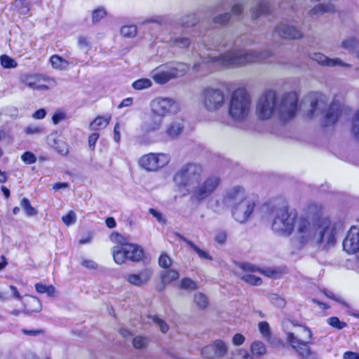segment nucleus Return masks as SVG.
I'll return each mask as SVG.
<instances>
[{
    "mask_svg": "<svg viewBox=\"0 0 359 359\" xmlns=\"http://www.w3.org/2000/svg\"><path fill=\"white\" fill-rule=\"evenodd\" d=\"M189 69V65L185 63L163 65L152 70L151 77L156 83L163 85L172 79L183 76Z\"/></svg>",
    "mask_w": 359,
    "mask_h": 359,
    "instance_id": "nucleus-7",
    "label": "nucleus"
},
{
    "mask_svg": "<svg viewBox=\"0 0 359 359\" xmlns=\"http://www.w3.org/2000/svg\"><path fill=\"white\" fill-rule=\"evenodd\" d=\"M251 108V97L245 88L236 89L229 104V115L234 122L244 121Z\"/></svg>",
    "mask_w": 359,
    "mask_h": 359,
    "instance_id": "nucleus-5",
    "label": "nucleus"
},
{
    "mask_svg": "<svg viewBox=\"0 0 359 359\" xmlns=\"http://www.w3.org/2000/svg\"><path fill=\"white\" fill-rule=\"evenodd\" d=\"M179 110L177 103L167 97H157L151 102V111L162 118L166 114H175Z\"/></svg>",
    "mask_w": 359,
    "mask_h": 359,
    "instance_id": "nucleus-13",
    "label": "nucleus"
},
{
    "mask_svg": "<svg viewBox=\"0 0 359 359\" xmlns=\"http://www.w3.org/2000/svg\"><path fill=\"white\" fill-rule=\"evenodd\" d=\"M201 103L208 112H215L222 108L225 102V95L217 88L206 87L201 93Z\"/></svg>",
    "mask_w": 359,
    "mask_h": 359,
    "instance_id": "nucleus-10",
    "label": "nucleus"
},
{
    "mask_svg": "<svg viewBox=\"0 0 359 359\" xmlns=\"http://www.w3.org/2000/svg\"><path fill=\"white\" fill-rule=\"evenodd\" d=\"M358 46V41L354 37L345 39L341 43V47L349 52L355 51Z\"/></svg>",
    "mask_w": 359,
    "mask_h": 359,
    "instance_id": "nucleus-39",
    "label": "nucleus"
},
{
    "mask_svg": "<svg viewBox=\"0 0 359 359\" xmlns=\"http://www.w3.org/2000/svg\"><path fill=\"white\" fill-rule=\"evenodd\" d=\"M21 159L26 164H33L36 161V156L31 151H25L22 156Z\"/></svg>",
    "mask_w": 359,
    "mask_h": 359,
    "instance_id": "nucleus-54",
    "label": "nucleus"
},
{
    "mask_svg": "<svg viewBox=\"0 0 359 359\" xmlns=\"http://www.w3.org/2000/svg\"><path fill=\"white\" fill-rule=\"evenodd\" d=\"M302 329L307 334V340L303 341L298 339L293 332H287V341L297 352L299 359H320L318 354L309 346L313 344L311 329L306 326H302Z\"/></svg>",
    "mask_w": 359,
    "mask_h": 359,
    "instance_id": "nucleus-6",
    "label": "nucleus"
},
{
    "mask_svg": "<svg viewBox=\"0 0 359 359\" xmlns=\"http://www.w3.org/2000/svg\"><path fill=\"white\" fill-rule=\"evenodd\" d=\"M184 125L182 120H176L166 129V134L171 139L176 138L183 130Z\"/></svg>",
    "mask_w": 359,
    "mask_h": 359,
    "instance_id": "nucleus-26",
    "label": "nucleus"
},
{
    "mask_svg": "<svg viewBox=\"0 0 359 359\" xmlns=\"http://www.w3.org/2000/svg\"><path fill=\"white\" fill-rule=\"evenodd\" d=\"M341 114V107L339 104L332 102L327 110L322 121L325 127L334 125L339 119Z\"/></svg>",
    "mask_w": 359,
    "mask_h": 359,
    "instance_id": "nucleus-20",
    "label": "nucleus"
},
{
    "mask_svg": "<svg viewBox=\"0 0 359 359\" xmlns=\"http://www.w3.org/2000/svg\"><path fill=\"white\" fill-rule=\"evenodd\" d=\"M315 245L323 249L334 245L337 237L344 229L341 221H332L328 217L318 218Z\"/></svg>",
    "mask_w": 359,
    "mask_h": 359,
    "instance_id": "nucleus-4",
    "label": "nucleus"
},
{
    "mask_svg": "<svg viewBox=\"0 0 359 359\" xmlns=\"http://www.w3.org/2000/svg\"><path fill=\"white\" fill-rule=\"evenodd\" d=\"M163 118L154 112L146 114L144 116L140 126V131L143 135H148L158 130L162 125Z\"/></svg>",
    "mask_w": 359,
    "mask_h": 359,
    "instance_id": "nucleus-17",
    "label": "nucleus"
},
{
    "mask_svg": "<svg viewBox=\"0 0 359 359\" xmlns=\"http://www.w3.org/2000/svg\"><path fill=\"white\" fill-rule=\"evenodd\" d=\"M191 43V39L189 37L172 36L169 40L170 46L179 48H187Z\"/></svg>",
    "mask_w": 359,
    "mask_h": 359,
    "instance_id": "nucleus-28",
    "label": "nucleus"
},
{
    "mask_svg": "<svg viewBox=\"0 0 359 359\" xmlns=\"http://www.w3.org/2000/svg\"><path fill=\"white\" fill-rule=\"evenodd\" d=\"M81 264L83 266L88 269H97L98 266L97 264L95 262L90 259H84L82 260Z\"/></svg>",
    "mask_w": 359,
    "mask_h": 359,
    "instance_id": "nucleus-62",
    "label": "nucleus"
},
{
    "mask_svg": "<svg viewBox=\"0 0 359 359\" xmlns=\"http://www.w3.org/2000/svg\"><path fill=\"white\" fill-rule=\"evenodd\" d=\"M172 264L170 257L165 252L161 253L158 258V264L161 268L168 269Z\"/></svg>",
    "mask_w": 359,
    "mask_h": 359,
    "instance_id": "nucleus-49",
    "label": "nucleus"
},
{
    "mask_svg": "<svg viewBox=\"0 0 359 359\" xmlns=\"http://www.w3.org/2000/svg\"><path fill=\"white\" fill-rule=\"evenodd\" d=\"M194 302L201 309H204L208 306V299L202 292H196L194 295Z\"/></svg>",
    "mask_w": 359,
    "mask_h": 359,
    "instance_id": "nucleus-40",
    "label": "nucleus"
},
{
    "mask_svg": "<svg viewBox=\"0 0 359 359\" xmlns=\"http://www.w3.org/2000/svg\"><path fill=\"white\" fill-rule=\"evenodd\" d=\"M121 34L124 37H134L137 34V27L135 25L123 26L121 29Z\"/></svg>",
    "mask_w": 359,
    "mask_h": 359,
    "instance_id": "nucleus-45",
    "label": "nucleus"
},
{
    "mask_svg": "<svg viewBox=\"0 0 359 359\" xmlns=\"http://www.w3.org/2000/svg\"><path fill=\"white\" fill-rule=\"evenodd\" d=\"M251 351L254 355L262 356L266 353V348L263 342L256 341L251 345Z\"/></svg>",
    "mask_w": 359,
    "mask_h": 359,
    "instance_id": "nucleus-37",
    "label": "nucleus"
},
{
    "mask_svg": "<svg viewBox=\"0 0 359 359\" xmlns=\"http://www.w3.org/2000/svg\"><path fill=\"white\" fill-rule=\"evenodd\" d=\"M351 133L355 139L359 141V110L353 118Z\"/></svg>",
    "mask_w": 359,
    "mask_h": 359,
    "instance_id": "nucleus-43",
    "label": "nucleus"
},
{
    "mask_svg": "<svg viewBox=\"0 0 359 359\" xmlns=\"http://www.w3.org/2000/svg\"><path fill=\"white\" fill-rule=\"evenodd\" d=\"M12 7L20 15H26L30 10L29 4L27 0H15L12 3Z\"/></svg>",
    "mask_w": 359,
    "mask_h": 359,
    "instance_id": "nucleus-33",
    "label": "nucleus"
},
{
    "mask_svg": "<svg viewBox=\"0 0 359 359\" xmlns=\"http://www.w3.org/2000/svg\"><path fill=\"white\" fill-rule=\"evenodd\" d=\"M179 277L180 274L177 271L174 269H169L161 273V280L162 284L167 285L173 280H177Z\"/></svg>",
    "mask_w": 359,
    "mask_h": 359,
    "instance_id": "nucleus-31",
    "label": "nucleus"
},
{
    "mask_svg": "<svg viewBox=\"0 0 359 359\" xmlns=\"http://www.w3.org/2000/svg\"><path fill=\"white\" fill-rule=\"evenodd\" d=\"M112 255L114 262L118 264H121L128 259L124 245L113 247Z\"/></svg>",
    "mask_w": 359,
    "mask_h": 359,
    "instance_id": "nucleus-27",
    "label": "nucleus"
},
{
    "mask_svg": "<svg viewBox=\"0 0 359 359\" xmlns=\"http://www.w3.org/2000/svg\"><path fill=\"white\" fill-rule=\"evenodd\" d=\"M149 212L156 219L158 222L161 223V224H165L166 223V219L163 217V215L157 211L156 209L154 208H150L149 210Z\"/></svg>",
    "mask_w": 359,
    "mask_h": 359,
    "instance_id": "nucleus-61",
    "label": "nucleus"
},
{
    "mask_svg": "<svg viewBox=\"0 0 359 359\" xmlns=\"http://www.w3.org/2000/svg\"><path fill=\"white\" fill-rule=\"evenodd\" d=\"M22 332L25 335L36 337V336H39L41 334H43L45 333V331L43 329H38V330L22 329Z\"/></svg>",
    "mask_w": 359,
    "mask_h": 359,
    "instance_id": "nucleus-60",
    "label": "nucleus"
},
{
    "mask_svg": "<svg viewBox=\"0 0 359 359\" xmlns=\"http://www.w3.org/2000/svg\"><path fill=\"white\" fill-rule=\"evenodd\" d=\"M275 32L285 39H299L303 36L302 32L296 27L283 22L276 27Z\"/></svg>",
    "mask_w": 359,
    "mask_h": 359,
    "instance_id": "nucleus-18",
    "label": "nucleus"
},
{
    "mask_svg": "<svg viewBox=\"0 0 359 359\" xmlns=\"http://www.w3.org/2000/svg\"><path fill=\"white\" fill-rule=\"evenodd\" d=\"M78 44L81 50H83L86 53L90 50V41L87 37L79 36L78 37Z\"/></svg>",
    "mask_w": 359,
    "mask_h": 359,
    "instance_id": "nucleus-53",
    "label": "nucleus"
},
{
    "mask_svg": "<svg viewBox=\"0 0 359 359\" xmlns=\"http://www.w3.org/2000/svg\"><path fill=\"white\" fill-rule=\"evenodd\" d=\"M257 203V200L248 198L231 209L232 217L241 224L247 222L251 217Z\"/></svg>",
    "mask_w": 359,
    "mask_h": 359,
    "instance_id": "nucleus-12",
    "label": "nucleus"
},
{
    "mask_svg": "<svg viewBox=\"0 0 359 359\" xmlns=\"http://www.w3.org/2000/svg\"><path fill=\"white\" fill-rule=\"evenodd\" d=\"M153 271L149 268L142 270L139 273H132L127 276V280L132 285L141 286L146 284L151 278Z\"/></svg>",
    "mask_w": 359,
    "mask_h": 359,
    "instance_id": "nucleus-21",
    "label": "nucleus"
},
{
    "mask_svg": "<svg viewBox=\"0 0 359 359\" xmlns=\"http://www.w3.org/2000/svg\"><path fill=\"white\" fill-rule=\"evenodd\" d=\"M202 172L201 165L189 163L175 173L173 180L180 188L185 189L191 194V200L200 202L209 197L220 183L219 177L211 176L201 184Z\"/></svg>",
    "mask_w": 359,
    "mask_h": 359,
    "instance_id": "nucleus-3",
    "label": "nucleus"
},
{
    "mask_svg": "<svg viewBox=\"0 0 359 359\" xmlns=\"http://www.w3.org/2000/svg\"><path fill=\"white\" fill-rule=\"evenodd\" d=\"M152 86V81L147 78H142L135 81L132 83V87L137 90L147 89Z\"/></svg>",
    "mask_w": 359,
    "mask_h": 359,
    "instance_id": "nucleus-35",
    "label": "nucleus"
},
{
    "mask_svg": "<svg viewBox=\"0 0 359 359\" xmlns=\"http://www.w3.org/2000/svg\"><path fill=\"white\" fill-rule=\"evenodd\" d=\"M25 132L27 135L39 134L43 132V129L39 126H29L25 129Z\"/></svg>",
    "mask_w": 359,
    "mask_h": 359,
    "instance_id": "nucleus-59",
    "label": "nucleus"
},
{
    "mask_svg": "<svg viewBox=\"0 0 359 359\" xmlns=\"http://www.w3.org/2000/svg\"><path fill=\"white\" fill-rule=\"evenodd\" d=\"M325 107V102L321 98V95L316 93L314 97L311 100V110L309 115L312 116L316 111L321 110Z\"/></svg>",
    "mask_w": 359,
    "mask_h": 359,
    "instance_id": "nucleus-32",
    "label": "nucleus"
},
{
    "mask_svg": "<svg viewBox=\"0 0 359 359\" xmlns=\"http://www.w3.org/2000/svg\"><path fill=\"white\" fill-rule=\"evenodd\" d=\"M256 6L251 8V14L253 20L257 19L261 15H267L272 13L273 8L267 0H257Z\"/></svg>",
    "mask_w": 359,
    "mask_h": 359,
    "instance_id": "nucleus-22",
    "label": "nucleus"
},
{
    "mask_svg": "<svg viewBox=\"0 0 359 359\" xmlns=\"http://www.w3.org/2000/svg\"><path fill=\"white\" fill-rule=\"evenodd\" d=\"M269 299L271 304L279 308H283L286 304L285 300L276 293L270 294L269 295Z\"/></svg>",
    "mask_w": 359,
    "mask_h": 359,
    "instance_id": "nucleus-44",
    "label": "nucleus"
},
{
    "mask_svg": "<svg viewBox=\"0 0 359 359\" xmlns=\"http://www.w3.org/2000/svg\"><path fill=\"white\" fill-rule=\"evenodd\" d=\"M72 60L70 62L67 61L66 60L63 59L60 56L57 55H54L50 57V62L51 63V65L53 68L57 69H65L67 68L68 65L71 64H78L79 61L75 60L74 61V59L72 58Z\"/></svg>",
    "mask_w": 359,
    "mask_h": 359,
    "instance_id": "nucleus-24",
    "label": "nucleus"
},
{
    "mask_svg": "<svg viewBox=\"0 0 359 359\" xmlns=\"http://www.w3.org/2000/svg\"><path fill=\"white\" fill-rule=\"evenodd\" d=\"M1 65L4 68H15L18 66L17 62L7 55H3L0 57Z\"/></svg>",
    "mask_w": 359,
    "mask_h": 359,
    "instance_id": "nucleus-41",
    "label": "nucleus"
},
{
    "mask_svg": "<svg viewBox=\"0 0 359 359\" xmlns=\"http://www.w3.org/2000/svg\"><path fill=\"white\" fill-rule=\"evenodd\" d=\"M35 288L39 293H46L50 297H53L55 292V289L53 285H46L41 283H36L35 285Z\"/></svg>",
    "mask_w": 359,
    "mask_h": 359,
    "instance_id": "nucleus-36",
    "label": "nucleus"
},
{
    "mask_svg": "<svg viewBox=\"0 0 359 359\" xmlns=\"http://www.w3.org/2000/svg\"><path fill=\"white\" fill-rule=\"evenodd\" d=\"M231 359H252L250 355L248 353L247 351L240 349L236 351L232 354Z\"/></svg>",
    "mask_w": 359,
    "mask_h": 359,
    "instance_id": "nucleus-57",
    "label": "nucleus"
},
{
    "mask_svg": "<svg viewBox=\"0 0 359 359\" xmlns=\"http://www.w3.org/2000/svg\"><path fill=\"white\" fill-rule=\"evenodd\" d=\"M62 220L67 226H70L76 222V215L73 210H70L67 215L62 216Z\"/></svg>",
    "mask_w": 359,
    "mask_h": 359,
    "instance_id": "nucleus-52",
    "label": "nucleus"
},
{
    "mask_svg": "<svg viewBox=\"0 0 359 359\" xmlns=\"http://www.w3.org/2000/svg\"><path fill=\"white\" fill-rule=\"evenodd\" d=\"M20 205L28 217L34 216L37 214V210L32 206L30 201L27 198H23L20 201Z\"/></svg>",
    "mask_w": 359,
    "mask_h": 359,
    "instance_id": "nucleus-38",
    "label": "nucleus"
},
{
    "mask_svg": "<svg viewBox=\"0 0 359 359\" xmlns=\"http://www.w3.org/2000/svg\"><path fill=\"white\" fill-rule=\"evenodd\" d=\"M241 279L245 283L251 285L258 286L262 283V278L252 274H245L241 277Z\"/></svg>",
    "mask_w": 359,
    "mask_h": 359,
    "instance_id": "nucleus-42",
    "label": "nucleus"
},
{
    "mask_svg": "<svg viewBox=\"0 0 359 359\" xmlns=\"http://www.w3.org/2000/svg\"><path fill=\"white\" fill-rule=\"evenodd\" d=\"M298 95L294 92L284 93L280 100L276 91L267 90L258 98L255 114L260 120H269L274 115L283 122L293 119L298 108Z\"/></svg>",
    "mask_w": 359,
    "mask_h": 359,
    "instance_id": "nucleus-2",
    "label": "nucleus"
},
{
    "mask_svg": "<svg viewBox=\"0 0 359 359\" xmlns=\"http://www.w3.org/2000/svg\"><path fill=\"white\" fill-rule=\"evenodd\" d=\"M271 55L269 50H245L237 47L236 42H233L229 50L219 56L200 57V60L195 62L192 69L195 72L206 74L213 71L216 64L227 67H238L251 63L262 62Z\"/></svg>",
    "mask_w": 359,
    "mask_h": 359,
    "instance_id": "nucleus-1",
    "label": "nucleus"
},
{
    "mask_svg": "<svg viewBox=\"0 0 359 359\" xmlns=\"http://www.w3.org/2000/svg\"><path fill=\"white\" fill-rule=\"evenodd\" d=\"M231 14L229 13H224L215 16L213 21L216 24L224 25L229 22Z\"/></svg>",
    "mask_w": 359,
    "mask_h": 359,
    "instance_id": "nucleus-55",
    "label": "nucleus"
},
{
    "mask_svg": "<svg viewBox=\"0 0 359 359\" xmlns=\"http://www.w3.org/2000/svg\"><path fill=\"white\" fill-rule=\"evenodd\" d=\"M343 248L348 253L355 254L359 259V228L352 226L343 241Z\"/></svg>",
    "mask_w": 359,
    "mask_h": 359,
    "instance_id": "nucleus-16",
    "label": "nucleus"
},
{
    "mask_svg": "<svg viewBox=\"0 0 359 359\" xmlns=\"http://www.w3.org/2000/svg\"><path fill=\"white\" fill-rule=\"evenodd\" d=\"M247 198L245 189L242 187L236 186L226 190L222 198V203L232 209Z\"/></svg>",
    "mask_w": 359,
    "mask_h": 359,
    "instance_id": "nucleus-14",
    "label": "nucleus"
},
{
    "mask_svg": "<svg viewBox=\"0 0 359 359\" xmlns=\"http://www.w3.org/2000/svg\"><path fill=\"white\" fill-rule=\"evenodd\" d=\"M317 229V219L312 221L304 217L298 219L297 222V240L300 247H303L309 243L316 245Z\"/></svg>",
    "mask_w": 359,
    "mask_h": 359,
    "instance_id": "nucleus-9",
    "label": "nucleus"
},
{
    "mask_svg": "<svg viewBox=\"0 0 359 359\" xmlns=\"http://www.w3.org/2000/svg\"><path fill=\"white\" fill-rule=\"evenodd\" d=\"M295 219L296 215L290 214L287 207H281L276 210L271 229L276 233L288 236L294 230Z\"/></svg>",
    "mask_w": 359,
    "mask_h": 359,
    "instance_id": "nucleus-8",
    "label": "nucleus"
},
{
    "mask_svg": "<svg viewBox=\"0 0 359 359\" xmlns=\"http://www.w3.org/2000/svg\"><path fill=\"white\" fill-rule=\"evenodd\" d=\"M148 339L146 337L137 336L133 340V345L135 348L140 349L147 346Z\"/></svg>",
    "mask_w": 359,
    "mask_h": 359,
    "instance_id": "nucleus-50",
    "label": "nucleus"
},
{
    "mask_svg": "<svg viewBox=\"0 0 359 359\" xmlns=\"http://www.w3.org/2000/svg\"><path fill=\"white\" fill-rule=\"evenodd\" d=\"M199 21L198 18L194 13L182 16L179 20V25L182 27H191L196 25Z\"/></svg>",
    "mask_w": 359,
    "mask_h": 359,
    "instance_id": "nucleus-30",
    "label": "nucleus"
},
{
    "mask_svg": "<svg viewBox=\"0 0 359 359\" xmlns=\"http://www.w3.org/2000/svg\"><path fill=\"white\" fill-rule=\"evenodd\" d=\"M99 134L97 133H93L91 135H89L88 137V145H89V147L92 149V150H94L95 149V144H96V142L99 138Z\"/></svg>",
    "mask_w": 359,
    "mask_h": 359,
    "instance_id": "nucleus-64",
    "label": "nucleus"
},
{
    "mask_svg": "<svg viewBox=\"0 0 359 359\" xmlns=\"http://www.w3.org/2000/svg\"><path fill=\"white\" fill-rule=\"evenodd\" d=\"M107 12L103 8H99L93 11L92 20L93 23L99 22L104 16H106Z\"/></svg>",
    "mask_w": 359,
    "mask_h": 359,
    "instance_id": "nucleus-51",
    "label": "nucleus"
},
{
    "mask_svg": "<svg viewBox=\"0 0 359 359\" xmlns=\"http://www.w3.org/2000/svg\"><path fill=\"white\" fill-rule=\"evenodd\" d=\"M334 6L330 3L324 4H320L314 6L310 11V15L313 16L318 14H323L325 13H334Z\"/></svg>",
    "mask_w": 359,
    "mask_h": 359,
    "instance_id": "nucleus-29",
    "label": "nucleus"
},
{
    "mask_svg": "<svg viewBox=\"0 0 359 359\" xmlns=\"http://www.w3.org/2000/svg\"><path fill=\"white\" fill-rule=\"evenodd\" d=\"M125 250L127 255V259L134 262H137L142 260L144 256L143 249L137 244L130 243L125 244Z\"/></svg>",
    "mask_w": 359,
    "mask_h": 359,
    "instance_id": "nucleus-23",
    "label": "nucleus"
},
{
    "mask_svg": "<svg viewBox=\"0 0 359 359\" xmlns=\"http://www.w3.org/2000/svg\"><path fill=\"white\" fill-rule=\"evenodd\" d=\"M309 57L313 60L316 61L318 64L323 66L327 67H335V66H341L350 67L351 65L349 64L345 63L339 58L332 59L326 56L322 53H313L309 54Z\"/></svg>",
    "mask_w": 359,
    "mask_h": 359,
    "instance_id": "nucleus-19",
    "label": "nucleus"
},
{
    "mask_svg": "<svg viewBox=\"0 0 359 359\" xmlns=\"http://www.w3.org/2000/svg\"><path fill=\"white\" fill-rule=\"evenodd\" d=\"M169 161L170 156L168 154L150 153L142 156L139 160V164L148 171H156L165 167Z\"/></svg>",
    "mask_w": 359,
    "mask_h": 359,
    "instance_id": "nucleus-11",
    "label": "nucleus"
},
{
    "mask_svg": "<svg viewBox=\"0 0 359 359\" xmlns=\"http://www.w3.org/2000/svg\"><path fill=\"white\" fill-rule=\"evenodd\" d=\"M180 287L184 290H194L197 289V284L189 278H184L181 280Z\"/></svg>",
    "mask_w": 359,
    "mask_h": 359,
    "instance_id": "nucleus-48",
    "label": "nucleus"
},
{
    "mask_svg": "<svg viewBox=\"0 0 359 359\" xmlns=\"http://www.w3.org/2000/svg\"><path fill=\"white\" fill-rule=\"evenodd\" d=\"M327 323L338 330H342L347 326L345 322L341 321L338 317H330L327 319Z\"/></svg>",
    "mask_w": 359,
    "mask_h": 359,
    "instance_id": "nucleus-46",
    "label": "nucleus"
},
{
    "mask_svg": "<svg viewBox=\"0 0 359 359\" xmlns=\"http://www.w3.org/2000/svg\"><path fill=\"white\" fill-rule=\"evenodd\" d=\"M151 318H152L153 321L159 326V327L163 333H166L168 331L169 327H168V324L164 320L159 318L156 316H152Z\"/></svg>",
    "mask_w": 359,
    "mask_h": 359,
    "instance_id": "nucleus-58",
    "label": "nucleus"
},
{
    "mask_svg": "<svg viewBox=\"0 0 359 359\" xmlns=\"http://www.w3.org/2000/svg\"><path fill=\"white\" fill-rule=\"evenodd\" d=\"M176 236L184 243H186L191 248H192L198 255V257L203 259L207 260H212V257L208 254V252L200 249L196 245H195L193 242L188 240L187 238L184 237L179 233H176Z\"/></svg>",
    "mask_w": 359,
    "mask_h": 359,
    "instance_id": "nucleus-25",
    "label": "nucleus"
},
{
    "mask_svg": "<svg viewBox=\"0 0 359 359\" xmlns=\"http://www.w3.org/2000/svg\"><path fill=\"white\" fill-rule=\"evenodd\" d=\"M110 116L108 118L97 116L95 120L90 123V128L92 130H98L102 128H106L109 123Z\"/></svg>",
    "mask_w": 359,
    "mask_h": 359,
    "instance_id": "nucleus-34",
    "label": "nucleus"
},
{
    "mask_svg": "<svg viewBox=\"0 0 359 359\" xmlns=\"http://www.w3.org/2000/svg\"><path fill=\"white\" fill-rule=\"evenodd\" d=\"M259 330L264 337H268L271 335L270 326L266 321H262L259 323Z\"/></svg>",
    "mask_w": 359,
    "mask_h": 359,
    "instance_id": "nucleus-56",
    "label": "nucleus"
},
{
    "mask_svg": "<svg viewBox=\"0 0 359 359\" xmlns=\"http://www.w3.org/2000/svg\"><path fill=\"white\" fill-rule=\"evenodd\" d=\"M239 267L241 269H243V271H249V272H254L257 270V268L256 266H255L250 263H248V262L241 263L239 264Z\"/></svg>",
    "mask_w": 359,
    "mask_h": 359,
    "instance_id": "nucleus-63",
    "label": "nucleus"
},
{
    "mask_svg": "<svg viewBox=\"0 0 359 359\" xmlns=\"http://www.w3.org/2000/svg\"><path fill=\"white\" fill-rule=\"evenodd\" d=\"M22 82L27 86L32 89H41V86H39L36 83V79L32 76H25L22 79Z\"/></svg>",
    "mask_w": 359,
    "mask_h": 359,
    "instance_id": "nucleus-47",
    "label": "nucleus"
},
{
    "mask_svg": "<svg viewBox=\"0 0 359 359\" xmlns=\"http://www.w3.org/2000/svg\"><path fill=\"white\" fill-rule=\"evenodd\" d=\"M227 352L226 344L222 340H215L212 344L203 347L201 354L205 359H219Z\"/></svg>",
    "mask_w": 359,
    "mask_h": 359,
    "instance_id": "nucleus-15",
    "label": "nucleus"
}]
</instances>
